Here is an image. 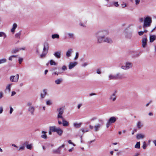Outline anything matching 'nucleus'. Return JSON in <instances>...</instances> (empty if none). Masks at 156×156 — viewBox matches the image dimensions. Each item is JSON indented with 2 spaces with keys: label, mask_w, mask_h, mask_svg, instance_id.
Masks as SVG:
<instances>
[{
  "label": "nucleus",
  "mask_w": 156,
  "mask_h": 156,
  "mask_svg": "<svg viewBox=\"0 0 156 156\" xmlns=\"http://www.w3.org/2000/svg\"><path fill=\"white\" fill-rule=\"evenodd\" d=\"M135 4L136 5H138L140 3V0H135Z\"/></svg>",
  "instance_id": "de8ad7c7"
},
{
  "label": "nucleus",
  "mask_w": 156,
  "mask_h": 156,
  "mask_svg": "<svg viewBox=\"0 0 156 156\" xmlns=\"http://www.w3.org/2000/svg\"><path fill=\"white\" fill-rule=\"evenodd\" d=\"M58 112L57 118L58 119H63L62 115L64 112V109L63 107H60L58 108L57 110Z\"/></svg>",
  "instance_id": "423d86ee"
},
{
  "label": "nucleus",
  "mask_w": 156,
  "mask_h": 156,
  "mask_svg": "<svg viewBox=\"0 0 156 156\" xmlns=\"http://www.w3.org/2000/svg\"><path fill=\"white\" fill-rule=\"evenodd\" d=\"M17 25L16 23H14L12 25V27L11 29V31L12 32L14 33L15 29L17 28Z\"/></svg>",
  "instance_id": "c85d7f7f"
},
{
  "label": "nucleus",
  "mask_w": 156,
  "mask_h": 156,
  "mask_svg": "<svg viewBox=\"0 0 156 156\" xmlns=\"http://www.w3.org/2000/svg\"><path fill=\"white\" fill-rule=\"evenodd\" d=\"M19 51L21 50H25L26 48L25 47H23L20 48H18Z\"/></svg>",
  "instance_id": "603ef678"
},
{
  "label": "nucleus",
  "mask_w": 156,
  "mask_h": 156,
  "mask_svg": "<svg viewBox=\"0 0 156 156\" xmlns=\"http://www.w3.org/2000/svg\"><path fill=\"white\" fill-rule=\"evenodd\" d=\"M152 22V18L149 16H147L144 18V22L143 25V28H145L150 27Z\"/></svg>",
  "instance_id": "7ed1b4c3"
},
{
  "label": "nucleus",
  "mask_w": 156,
  "mask_h": 156,
  "mask_svg": "<svg viewBox=\"0 0 156 156\" xmlns=\"http://www.w3.org/2000/svg\"><path fill=\"white\" fill-rule=\"evenodd\" d=\"M136 125L137 128L138 129H140L143 126V123L140 121H138L136 123Z\"/></svg>",
  "instance_id": "6ab92c4d"
},
{
  "label": "nucleus",
  "mask_w": 156,
  "mask_h": 156,
  "mask_svg": "<svg viewBox=\"0 0 156 156\" xmlns=\"http://www.w3.org/2000/svg\"><path fill=\"white\" fill-rule=\"evenodd\" d=\"M3 111V108L2 107H0V114L2 113Z\"/></svg>",
  "instance_id": "338daca9"
},
{
  "label": "nucleus",
  "mask_w": 156,
  "mask_h": 156,
  "mask_svg": "<svg viewBox=\"0 0 156 156\" xmlns=\"http://www.w3.org/2000/svg\"><path fill=\"white\" fill-rule=\"evenodd\" d=\"M156 36L154 35H150L149 37L150 42L152 43L156 39Z\"/></svg>",
  "instance_id": "5701e85b"
},
{
  "label": "nucleus",
  "mask_w": 156,
  "mask_h": 156,
  "mask_svg": "<svg viewBox=\"0 0 156 156\" xmlns=\"http://www.w3.org/2000/svg\"><path fill=\"white\" fill-rule=\"evenodd\" d=\"M140 142H137L135 145L134 147L136 148L139 149L140 147Z\"/></svg>",
  "instance_id": "72a5a7b5"
},
{
  "label": "nucleus",
  "mask_w": 156,
  "mask_h": 156,
  "mask_svg": "<svg viewBox=\"0 0 156 156\" xmlns=\"http://www.w3.org/2000/svg\"><path fill=\"white\" fill-rule=\"evenodd\" d=\"M16 94V92L15 91H12L11 92V96L12 97Z\"/></svg>",
  "instance_id": "864d4df0"
},
{
  "label": "nucleus",
  "mask_w": 156,
  "mask_h": 156,
  "mask_svg": "<svg viewBox=\"0 0 156 156\" xmlns=\"http://www.w3.org/2000/svg\"><path fill=\"white\" fill-rule=\"evenodd\" d=\"M125 36L126 38L130 39L132 37V34L129 32H125Z\"/></svg>",
  "instance_id": "4be33fe9"
},
{
  "label": "nucleus",
  "mask_w": 156,
  "mask_h": 156,
  "mask_svg": "<svg viewBox=\"0 0 156 156\" xmlns=\"http://www.w3.org/2000/svg\"><path fill=\"white\" fill-rule=\"evenodd\" d=\"M81 130L83 133L87 132L89 131V130L87 129H82Z\"/></svg>",
  "instance_id": "37998d69"
},
{
  "label": "nucleus",
  "mask_w": 156,
  "mask_h": 156,
  "mask_svg": "<svg viewBox=\"0 0 156 156\" xmlns=\"http://www.w3.org/2000/svg\"><path fill=\"white\" fill-rule=\"evenodd\" d=\"M10 112H9V113L10 114H11L12 113V112L13 111V108L11 107H10Z\"/></svg>",
  "instance_id": "13d9d810"
},
{
  "label": "nucleus",
  "mask_w": 156,
  "mask_h": 156,
  "mask_svg": "<svg viewBox=\"0 0 156 156\" xmlns=\"http://www.w3.org/2000/svg\"><path fill=\"white\" fill-rule=\"evenodd\" d=\"M117 119L118 118L117 117L115 116L111 117L106 123V128H108L112 124L115 122Z\"/></svg>",
  "instance_id": "39448f33"
},
{
  "label": "nucleus",
  "mask_w": 156,
  "mask_h": 156,
  "mask_svg": "<svg viewBox=\"0 0 156 156\" xmlns=\"http://www.w3.org/2000/svg\"><path fill=\"white\" fill-rule=\"evenodd\" d=\"M96 73L98 74H101V70L99 69H97L96 70Z\"/></svg>",
  "instance_id": "bf43d9fd"
},
{
  "label": "nucleus",
  "mask_w": 156,
  "mask_h": 156,
  "mask_svg": "<svg viewBox=\"0 0 156 156\" xmlns=\"http://www.w3.org/2000/svg\"><path fill=\"white\" fill-rule=\"evenodd\" d=\"M116 91H115L109 97V99L112 101H115L116 98Z\"/></svg>",
  "instance_id": "9b49d317"
},
{
  "label": "nucleus",
  "mask_w": 156,
  "mask_h": 156,
  "mask_svg": "<svg viewBox=\"0 0 156 156\" xmlns=\"http://www.w3.org/2000/svg\"><path fill=\"white\" fill-rule=\"evenodd\" d=\"M35 108L33 106H30L29 107L28 109V111L31 113L32 115H34V111Z\"/></svg>",
  "instance_id": "b1692460"
},
{
  "label": "nucleus",
  "mask_w": 156,
  "mask_h": 156,
  "mask_svg": "<svg viewBox=\"0 0 156 156\" xmlns=\"http://www.w3.org/2000/svg\"><path fill=\"white\" fill-rule=\"evenodd\" d=\"M139 21L141 23L144 22V18L142 17L140 18L139 19Z\"/></svg>",
  "instance_id": "09e8293b"
},
{
  "label": "nucleus",
  "mask_w": 156,
  "mask_h": 156,
  "mask_svg": "<svg viewBox=\"0 0 156 156\" xmlns=\"http://www.w3.org/2000/svg\"><path fill=\"white\" fill-rule=\"evenodd\" d=\"M78 64L77 62H70L69 63V68L71 69L76 66Z\"/></svg>",
  "instance_id": "2eb2a0df"
},
{
  "label": "nucleus",
  "mask_w": 156,
  "mask_h": 156,
  "mask_svg": "<svg viewBox=\"0 0 156 156\" xmlns=\"http://www.w3.org/2000/svg\"><path fill=\"white\" fill-rule=\"evenodd\" d=\"M19 75L18 74L16 76H10L9 78L10 81L11 82H17L19 80Z\"/></svg>",
  "instance_id": "1a4fd4ad"
},
{
  "label": "nucleus",
  "mask_w": 156,
  "mask_h": 156,
  "mask_svg": "<svg viewBox=\"0 0 156 156\" xmlns=\"http://www.w3.org/2000/svg\"><path fill=\"white\" fill-rule=\"evenodd\" d=\"M62 125L63 126H68L69 125V123L66 120L64 119V118L62 119Z\"/></svg>",
  "instance_id": "412c9836"
},
{
  "label": "nucleus",
  "mask_w": 156,
  "mask_h": 156,
  "mask_svg": "<svg viewBox=\"0 0 156 156\" xmlns=\"http://www.w3.org/2000/svg\"><path fill=\"white\" fill-rule=\"evenodd\" d=\"M79 25L83 27H86L84 23H81V22L80 23H79Z\"/></svg>",
  "instance_id": "052dcab7"
},
{
  "label": "nucleus",
  "mask_w": 156,
  "mask_h": 156,
  "mask_svg": "<svg viewBox=\"0 0 156 156\" xmlns=\"http://www.w3.org/2000/svg\"><path fill=\"white\" fill-rule=\"evenodd\" d=\"M108 78L109 80H121L123 79V76L119 73H118L115 75L109 73L108 76Z\"/></svg>",
  "instance_id": "f03ea898"
},
{
  "label": "nucleus",
  "mask_w": 156,
  "mask_h": 156,
  "mask_svg": "<svg viewBox=\"0 0 156 156\" xmlns=\"http://www.w3.org/2000/svg\"><path fill=\"white\" fill-rule=\"evenodd\" d=\"M25 148V147L24 146H22L20 147V148L18 150V151H20V150H24Z\"/></svg>",
  "instance_id": "49530a36"
},
{
  "label": "nucleus",
  "mask_w": 156,
  "mask_h": 156,
  "mask_svg": "<svg viewBox=\"0 0 156 156\" xmlns=\"http://www.w3.org/2000/svg\"><path fill=\"white\" fill-rule=\"evenodd\" d=\"M88 64V62H84L82 64V66L83 67H85L86 66H87Z\"/></svg>",
  "instance_id": "a18cd8bd"
},
{
  "label": "nucleus",
  "mask_w": 156,
  "mask_h": 156,
  "mask_svg": "<svg viewBox=\"0 0 156 156\" xmlns=\"http://www.w3.org/2000/svg\"><path fill=\"white\" fill-rule=\"evenodd\" d=\"M3 93L2 91L0 92V99L2 98L3 96Z\"/></svg>",
  "instance_id": "680f3d73"
},
{
  "label": "nucleus",
  "mask_w": 156,
  "mask_h": 156,
  "mask_svg": "<svg viewBox=\"0 0 156 156\" xmlns=\"http://www.w3.org/2000/svg\"><path fill=\"white\" fill-rule=\"evenodd\" d=\"M21 34V31H20L19 32L16 33L15 35L16 38L18 39H20V36Z\"/></svg>",
  "instance_id": "c756f323"
},
{
  "label": "nucleus",
  "mask_w": 156,
  "mask_h": 156,
  "mask_svg": "<svg viewBox=\"0 0 156 156\" xmlns=\"http://www.w3.org/2000/svg\"><path fill=\"white\" fill-rule=\"evenodd\" d=\"M62 69L63 71L66 70L67 69V67L65 66H63L62 67Z\"/></svg>",
  "instance_id": "5fc2aeb1"
},
{
  "label": "nucleus",
  "mask_w": 156,
  "mask_h": 156,
  "mask_svg": "<svg viewBox=\"0 0 156 156\" xmlns=\"http://www.w3.org/2000/svg\"><path fill=\"white\" fill-rule=\"evenodd\" d=\"M54 126H51L49 127V134L50 135H51V132H52V130H51V128L52 127H54Z\"/></svg>",
  "instance_id": "8fccbe9b"
},
{
  "label": "nucleus",
  "mask_w": 156,
  "mask_h": 156,
  "mask_svg": "<svg viewBox=\"0 0 156 156\" xmlns=\"http://www.w3.org/2000/svg\"><path fill=\"white\" fill-rule=\"evenodd\" d=\"M67 35L68 38L69 39H74L75 38V36L74 33L72 32H68L67 34Z\"/></svg>",
  "instance_id": "ddd939ff"
},
{
  "label": "nucleus",
  "mask_w": 156,
  "mask_h": 156,
  "mask_svg": "<svg viewBox=\"0 0 156 156\" xmlns=\"http://www.w3.org/2000/svg\"><path fill=\"white\" fill-rule=\"evenodd\" d=\"M16 55H12L10 56L9 58V60L10 61H12V58H16Z\"/></svg>",
  "instance_id": "a19ab883"
},
{
  "label": "nucleus",
  "mask_w": 156,
  "mask_h": 156,
  "mask_svg": "<svg viewBox=\"0 0 156 156\" xmlns=\"http://www.w3.org/2000/svg\"><path fill=\"white\" fill-rule=\"evenodd\" d=\"M109 31L108 30H100L96 32L95 36L97 38V43L101 44L105 42L109 44H112L113 41L112 39L106 36L109 34Z\"/></svg>",
  "instance_id": "f257e3e1"
},
{
  "label": "nucleus",
  "mask_w": 156,
  "mask_h": 156,
  "mask_svg": "<svg viewBox=\"0 0 156 156\" xmlns=\"http://www.w3.org/2000/svg\"><path fill=\"white\" fill-rule=\"evenodd\" d=\"M50 64L51 65H55L56 64V63L55 62L52 60H51L50 61Z\"/></svg>",
  "instance_id": "ea45409f"
},
{
  "label": "nucleus",
  "mask_w": 156,
  "mask_h": 156,
  "mask_svg": "<svg viewBox=\"0 0 156 156\" xmlns=\"http://www.w3.org/2000/svg\"><path fill=\"white\" fill-rule=\"evenodd\" d=\"M48 44L47 43L44 44L42 53L40 56L41 58H42L45 57L48 52Z\"/></svg>",
  "instance_id": "6e6552de"
},
{
  "label": "nucleus",
  "mask_w": 156,
  "mask_h": 156,
  "mask_svg": "<svg viewBox=\"0 0 156 156\" xmlns=\"http://www.w3.org/2000/svg\"><path fill=\"white\" fill-rule=\"evenodd\" d=\"M32 104V103L30 102H28L27 103V106H29V107L30 106H32L31 105Z\"/></svg>",
  "instance_id": "e2e57ef3"
},
{
  "label": "nucleus",
  "mask_w": 156,
  "mask_h": 156,
  "mask_svg": "<svg viewBox=\"0 0 156 156\" xmlns=\"http://www.w3.org/2000/svg\"><path fill=\"white\" fill-rule=\"evenodd\" d=\"M147 145L146 144V143L145 141H144L143 142V144L142 146L143 148L145 149L147 147Z\"/></svg>",
  "instance_id": "79ce46f5"
},
{
  "label": "nucleus",
  "mask_w": 156,
  "mask_h": 156,
  "mask_svg": "<svg viewBox=\"0 0 156 156\" xmlns=\"http://www.w3.org/2000/svg\"><path fill=\"white\" fill-rule=\"evenodd\" d=\"M4 37V38H5L6 37V35L5 33L1 32H0V37Z\"/></svg>",
  "instance_id": "f704fd0d"
},
{
  "label": "nucleus",
  "mask_w": 156,
  "mask_h": 156,
  "mask_svg": "<svg viewBox=\"0 0 156 156\" xmlns=\"http://www.w3.org/2000/svg\"><path fill=\"white\" fill-rule=\"evenodd\" d=\"M98 121L100 123H97L94 126V131L95 132L98 131L104 123V121L102 119H99Z\"/></svg>",
  "instance_id": "20e7f679"
},
{
  "label": "nucleus",
  "mask_w": 156,
  "mask_h": 156,
  "mask_svg": "<svg viewBox=\"0 0 156 156\" xmlns=\"http://www.w3.org/2000/svg\"><path fill=\"white\" fill-rule=\"evenodd\" d=\"M79 53L77 52H76V55H75V57L74 58V60H77L79 57Z\"/></svg>",
  "instance_id": "4c0bfd02"
},
{
  "label": "nucleus",
  "mask_w": 156,
  "mask_h": 156,
  "mask_svg": "<svg viewBox=\"0 0 156 156\" xmlns=\"http://www.w3.org/2000/svg\"><path fill=\"white\" fill-rule=\"evenodd\" d=\"M60 147H58L57 150H53L52 152L53 153L60 154Z\"/></svg>",
  "instance_id": "bb28decb"
},
{
  "label": "nucleus",
  "mask_w": 156,
  "mask_h": 156,
  "mask_svg": "<svg viewBox=\"0 0 156 156\" xmlns=\"http://www.w3.org/2000/svg\"><path fill=\"white\" fill-rule=\"evenodd\" d=\"M46 105H52V103L50 100H48L46 101Z\"/></svg>",
  "instance_id": "e433bc0d"
},
{
  "label": "nucleus",
  "mask_w": 156,
  "mask_h": 156,
  "mask_svg": "<svg viewBox=\"0 0 156 156\" xmlns=\"http://www.w3.org/2000/svg\"><path fill=\"white\" fill-rule=\"evenodd\" d=\"M32 144H27V148L28 149L31 150L32 148Z\"/></svg>",
  "instance_id": "58836bf2"
},
{
  "label": "nucleus",
  "mask_w": 156,
  "mask_h": 156,
  "mask_svg": "<svg viewBox=\"0 0 156 156\" xmlns=\"http://www.w3.org/2000/svg\"><path fill=\"white\" fill-rule=\"evenodd\" d=\"M23 60V59L21 58H19V62L20 64H21Z\"/></svg>",
  "instance_id": "4d7b16f0"
},
{
  "label": "nucleus",
  "mask_w": 156,
  "mask_h": 156,
  "mask_svg": "<svg viewBox=\"0 0 156 156\" xmlns=\"http://www.w3.org/2000/svg\"><path fill=\"white\" fill-rule=\"evenodd\" d=\"M148 31V30H145L143 31H140L138 32V34L140 36H141L143 35L144 33H147Z\"/></svg>",
  "instance_id": "473e14b6"
},
{
  "label": "nucleus",
  "mask_w": 156,
  "mask_h": 156,
  "mask_svg": "<svg viewBox=\"0 0 156 156\" xmlns=\"http://www.w3.org/2000/svg\"><path fill=\"white\" fill-rule=\"evenodd\" d=\"M61 51H58L55 52L54 54V55L57 58H60L61 57Z\"/></svg>",
  "instance_id": "f3484780"
},
{
  "label": "nucleus",
  "mask_w": 156,
  "mask_h": 156,
  "mask_svg": "<svg viewBox=\"0 0 156 156\" xmlns=\"http://www.w3.org/2000/svg\"><path fill=\"white\" fill-rule=\"evenodd\" d=\"M151 102L152 101H150L146 105V106L147 107H148Z\"/></svg>",
  "instance_id": "69168bd1"
},
{
  "label": "nucleus",
  "mask_w": 156,
  "mask_h": 156,
  "mask_svg": "<svg viewBox=\"0 0 156 156\" xmlns=\"http://www.w3.org/2000/svg\"><path fill=\"white\" fill-rule=\"evenodd\" d=\"M145 137V135L141 133H138L136 135V138L137 140L143 139Z\"/></svg>",
  "instance_id": "4468645a"
},
{
  "label": "nucleus",
  "mask_w": 156,
  "mask_h": 156,
  "mask_svg": "<svg viewBox=\"0 0 156 156\" xmlns=\"http://www.w3.org/2000/svg\"><path fill=\"white\" fill-rule=\"evenodd\" d=\"M51 130H52L54 132H56L60 136H61L63 133V131L59 127H57L55 126L51 128Z\"/></svg>",
  "instance_id": "0eeeda50"
},
{
  "label": "nucleus",
  "mask_w": 156,
  "mask_h": 156,
  "mask_svg": "<svg viewBox=\"0 0 156 156\" xmlns=\"http://www.w3.org/2000/svg\"><path fill=\"white\" fill-rule=\"evenodd\" d=\"M41 133L43 134L41 135V137L45 139H47L48 138V137L45 134L47 133V132L42 131Z\"/></svg>",
  "instance_id": "cd10ccee"
},
{
  "label": "nucleus",
  "mask_w": 156,
  "mask_h": 156,
  "mask_svg": "<svg viewBox=\"0 0 156 156\" xmlns=\"http://www.w3.org/2000/svg\"><path fill=\"white\" fill-rule=\"evenodd\" d=\"M126 66L127 69H128L132 67L133 64L131 62H126Z\"/></svg>",
  "instance_id": "a878e982"
},
{
  "label": "nucleus",
  "mask_w": 156,
  "mask_h": 156,
  "mask_svg": "<svg viewBox=\"0 0 156 156\" xmlns=\"http://www.w3.org/2000/svg\"><path fill=\"white\" fill-rule=\"evenodd\" d=\"M82 124L81 122H74L73 123V125L75 128H79L81 126Z\"/></svg>",
  "instance_id": "aec40b11"
},
{
  "label": "nucleus",
  "mask_w": 156,
  "mask_h": 156,
  "mask_svg": "<svg viewBox=\"0 0 156 156\" xmlns=\"http://www.w3.org/2000/svg\"><path fill=\"white\" fill-rule=\"evenodd\" d=\"M121 68L122 69H123L124 70H127V68L126 66H122L121 67Z\"/></svg>",
  "instance_id": "6e6d98bb"
},
{
  "label": "nucleus",
  "mask_w": 156,
  "mask_h": 156,
  "mask_svg": "<svg viewBox=\"0 0 156 156\" xmlns=\"http://www.w3.org/2000/svg\"><path fill=\"white\" fill-rule=\"evenodd\" d=\"M7 60L6 58H3L0 59V64L4 63L6 62Z\"/></svg>",
  "instance_id": "c9c22d12"
},
{
  "label": "nucleus",
  "mask_w": 156,
  "mask_h": 156,
  "mask_svg": "<svg viewBox=\"0 0 156 156\" xmlns=\"http://www.w3.org/2000/svg\"><path fill=\"white\" fill-rule=\"evenodd\" d=\"M97 118L96 117H94L91 119V121H94L97 119Z\"/></svg>",
  "instance_id": "0e129e2a"
},
{
  "label": "nucleus",
  "mask_w": 156,
  "mask_h": 156,
  "mask_svg": "<svg viewBox=\"0 0 156 156\" xmlns=\"http://www.w3.org/2000/svg\"><path fill=\"white\" fill-rule=\"evenodd\" d=\"M12 85V83H10L7 85L6 88L5 89V91L6 92H8L9 93L11 91V89Z\"/></svg>",
  "instance_id": "dca6fc26"
},
{
  "label": "nucleus",
  "mask_w": 156,
  "mask_h": 156,
  "mask_svg": "<svg viewBox=\"0 0 156 156\" xmlns=\"http://www.w3.org/2000/svg\"><path fill=\"white\" fill-rule=\"evenodd\" d=\"M68 143L70 144L73 145L74 146H75L76 145L73 143L70 140H69L68 141Z\"/></svg>",
  "instance_id": "3c124183"
},
{
  "label": "nucleus",
  "mask_w": 156,
  "mask_h": 156,
  "mask_svg": "<svg viewBox=\"0 0 156 156\" xmlns=\"http://www.w3.org/2000/svg\"><path fill=\"white\" fill-rule=\"evenodd\" d=\"M51 37L53 39L55 38L58 39L59 38V35L57 34H52L51 35Z\"/></svg>",
  "instance_id": "2f4dec72"
},
{
  "label": "nucleus",
  "mask_w": 156,
  "mask_h": 156,
  "mask_svg": "<svg viewBox=\"0 0 156 156\" xmlns=\"http://www.w3.org/2000/svg\"><path fill=\"white\" fill-rule=\"evenodd\" d=\"M47 90L44 89L43 90V92L41 94V97L42 99H44L45 97L47 95Z\"/></svg>",
  "instance_id": "a211bd4d"
},
{
  "label": "nucleus",
  "mask_w": 156,
  "mask_h": 156,
  "mask_svg": "<svg viewBox=\"0 0 156 156\" xmlns=\"http://www.w3.org/2000/svg\"><path fill=\"white\" fill-rule=\"evenodd\" d=\"M113 5L116 7H118L119 6V5L118 3V2H113Z\"/></svg>",
  "instance_id": "c03bdc74"
},
{
  "label": "nucleus",
  "mask_w": 156,
  "mask_h": 156,
  "mask_svg": "<svg viewBox=\"0 0 156 156\" xmlns=\"http://www.w3.org/2000/svg\"><path fill=\"white\" fill-rule=\"evenodd\" d=\"M73 52V50L72 48L68 49L66 52V55L67 58L71 56L72 53Z\"/></svg>",
  "instance_id": "9d476101"
},
{
  "label": "nucleus",
  "mask_w": 156,
  "mask_h": 156,
  "mask_svg": "<svg viewBox=\"0 0 156 156\" xmlns=\"http://www.w3.org/2000/svg\"><path fill=\"white\" fill-rule=\"evenodd\" d=\"M82 106V104H79L77 106V108L78 109H79L80 107Z\"/></svg>",
  "instance_id": "774afa93"
},
{
  "label": "nucleus",
  "mask_w": 156,
  "mask_h": 156,
  "mask_svg": "<svg viewBox=\"0 0 156 156\" xmlns=\"http://www.w3.org/2000/svg\"><path fill=\"white\" fill-rule=\"evenodd\" d=\"M19 51L18 48H15L12 49L11 51V53L12 54L16 53Z\"/></svg>",
  "instance_id": "7c9ffc66"
},
{
  "label": "nucleus",
  "mask_w": 156,
  "mask_h": 156,
  "mask_svg": "<svg viewBox=\"0 0 156 156\" xmlns=\"http://www.w3.org/2000/svg\"><path fill=\"white\" fill-rule=\"evenodd\" d=\"M62 81V78L57 79L55 81V83L56 84L59 85L61 83Z\"/></svg>",
  "instance_id": "393cba45"
},
{
  "label": "nucleus",
  "mask_w": 156,
  "mask_h": 156,
  "mask_svg": "<svg viewBox=\"0 0 156 156\" xmlns=\"http://www.w3.org/2000/svg\"><path fill=\"white\" fill-rule=\"evenodd\" d=\"M147 40L146 37L143 38L142 40V45L143 48L146 47L147 45Z\"/></svg>",
  "instance_id": "f8f14e48"
}]
</instances>
